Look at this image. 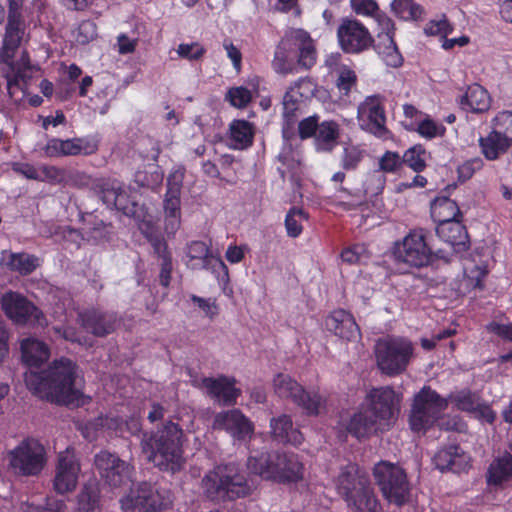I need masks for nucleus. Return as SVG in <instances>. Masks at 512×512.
<instances>
[{
	"instance_id": "nucleus-8",
	"label": "nucleus",
	"mask_w": 512,
	"mask_h": 512,
	"mask_svg": "<svg viewBox=\"0 0 512 512\" xmlns=\"http://www.w3.org/2000/svg\"><path fill=\"white\" fill-rule=\"evenodd\" d=\"M373 475L384 498L397 506L405 504L410 497L407 475L399 465L381 461L375 465Z\"/></svg>"
},
{
	"instance_id": "nucleus-50",
	"label": "nucleus",
	"mask_w": 512,
	"mask_h": 512,
	"mask_svg": "<svg viewBox=\"0 0 512 512\" xmlns=\"http://www.w3.org/2000/svg\"><path fill=\"white\" fill-rule=\"evenodd\" d=\"M283 117L288 125H292L297 117L299 101L294 93V88L290 87L283 97Z\"/></svg>"
},
{
	"instance_id": "nucleus-24",
	"label": "nucleus",
	"mask_w": 512,
	"mask_h": 512,
	"mask_svg": "<svg viewBox=\"0 0 512 512\" xmlns=\"http://www.w3.org/2000/svg\"><path fill=\"white\" fill-rule=\"evenodd\" d=\"M358 119L375 134L385 131V113L381 100L377 96L367 97L358 107Z\"/></svg>"
},
{
	"instance_id": "nucleus-58",
	"label": "nucleus",
	"mask_w": 512,
	"mask_h": 512,
	"mask_svg": "<svg viewBox=\"0 0 512 512\" xmlns=\"http://www.w3.org/2000/svg\"><path fill=\"white\" fill-rule=\"evenodd\" d=\"M362 157V151L359 148L355 146L345 147L342 158V167L345 170L355 169L362 160Z\"/></svg>"
},
{
	"instance_id": "nucleus-60",
	"label": "nucleus",
	"mask_w": 512,
	"mask_h": 512,
	"mask_svg": "<svg viewBox=\"0 0 512 512\" xmlns=\"http://www.w3.org/2000/svg\"><path fill=\"white\" fill-rule=\"evenodd\" d=\"M319 118L317 115L309 116L299 122L298 132L301 139L316 136L319 126Z\"/></svg>"
},
{
	"instance_id": "nucleus-10",
	"label": "nucleus",
	"mask_w": 512,
	"mask_h": 512,
	"mask_svg": "<svg viewBox=\"0 0 512 512\" xmlns=\"http://www.w3.org/2000/svg\"><path fill=\"white\" fill-rule=\"evenodd\" d=\"M448 400L440 397L430 387H423L414 397L409 416L410 427L415 432L426 431L447 408Z\"/></svg>"
},
{
	"instance_id": "nucleus-22",
	"label": "nucleus",
	"mask_w": 512,
	"mask_h": 512,
	"mask_svg": "<svg viewBox=\"0 0 512 512\" xmlns=\"http://www.w3.org/2000/svg\"><path fill=\"white\" fill-rule=\"evenodd\" d=\"M81 326L97 337H104L115 330L117 316L111 312L92 309L79 314Z\"/></svg>"
},
{
	"instance_id": "nucleus-29",
	"label": "nucleus",
	"mask_w": 512,
	"mask_h": 512,
	"mask_svg": "<svg viewBox=\"0 0 512 512\" xmlns=\"http://www.w3.org/2000/svg\"><path fill=\"white\" fill-rule=\"evenodd\" d=\"M203 385L208 394L220 405H232L236 402L240 391L234 387V380L227 377L205 378Z\"/></svg>"
},
{
	"instance_id": "nucleus-14",
	"label": "nucleus",
	"mask_w": 512,
	"mask_h": 512,
	"mask_svg": "<svg viewBox=\"0 0 512 512\" xmlns=\"http://www.w3.org/2000/svg\"><path fill=\"white\" fill-rule=\"evenodd\" d=\"M47 462L44 446L35 439L22 441L10 452V465L23 476L38 475Z\"/></svg>"
},
{
	"instance_id": "nucleus-19",
	"label": "nucleus",
	"mask_w": 512,
	"mask_h": 512,
	"mask_svg": "<svg viewBox=\"0 0 512 512\" xmlns=\"http://www.w3.org/2000/svg\"><path fill=\"white\" fill-rule=\"evenodd\" d=\"M25 0H8V22L0 51V59L8 61L18 49L24 30L22 7Z\"/></svg>"
},
{
	"instance_id": "nucleus-6",
	"label": "nucleus",
	"mask_w": 512,
	"mask_h": 512,
	"mask_svg": "<svg viewBox=\"0 0 512 512\" xmlns=\"http://www.w3.org/2000/svg\"><path fill=\"white\" fill-rule=\"evenodd\" d=\"M202 485L211 499L235 500L252 491V486L234 464L218 466L203 478Z\"/></svg>"
},
{
	"instance_id": "nucleus-37",
	"label": "nucleus",
	"mask_w": 512,
	"mask_h": 512,
	"mask_svg": "<svg viewBox=\"0 0 512 512\" xmlns=\"http://www.w3.org/2000/svg\"><path fill=\"white\" fill-rule=\"evenodd\" d=\"M512 477V454L505 452L495 458L488 469L487 482L489 485H501Z\"/></svg>"
},
{
	"instance_id": "nucleus-11",
	"label": "nucleus",
	"mask_w": 512,
	"mask_h": 512,
	"mask_svg": "<svg viewBox=\"0 0 512 512\" xmlns=\"http://www.w3.org/2000/svg\"><path fill=\"white\" fill-rule=\"evenodd\" d=\"M365 401V408L385 430H389L395 424L400 411L401 397L391 387L373 388Z\"/></svg>"
},
{
	"instance_id": "nucleus-1",
	"label": "nucleus",
	"mask_w": 512,
	"mask_h": 512,
	"mask_svg": "<svg viewBox=\"0 0 512 512\" xmlns=\"http://www.w3.org/2000/svg\"><path fill=\"white\" fill-rule=\"evenodd\" d=\"M77 366L67 358L55 360L42 372L24 373L27 388L40 399L62 405H78L82 396L77 387Z\"/></svg>"
},
{
	"instance_id": "nucleus-20",
	"label": "nucleus",
	"mask_w": 512,
	"mask_h": 512,
	"mask_svg": "<svg viewBox=\"0 0 512 512\" xmlns=\"http://www.w3.org/2000/svg\"><path fill=\"white\" fill-rule=\"evenodd\" d=\"M2 309L14 323L25 325L39 322L42 313L33 303L16 292H7L2 296Z\"/></svg>"
},
{
	"instance_id": "nucleus-36",
	"label": "nucleus",
	"mask_w": 512,
	"mask_h": 512,
	"mask_svg": "<svg viewBox=\"0 0 512 512\" xmlns=\"http://www.w3.org/2000/svg\"><path fill=\"white\" fill-rule=\"evenodd\" d=\"M209 249L202 241H193L187 246V256L190 261L200 260L203 268L211 267L214 271L221 270L228 276V270L224 262L219 258L209 256Z\"/></svg>"
},
{
	"instance_id": "nucleus-45",
	"label": "nucleus",
	"mask_w": 512,
	"mask_h": 512,
	"mask_svg": "<svg viewBox=\"0 0 512 512\" xmlns=\"http://www.w3.org/2000/svg\"><path fill=\"white\" fill-rule=\"evenodd\" d=\"M64 155L76 156L80 154L90 155L97 151L98 146L84 138H72L63 140Z\"/></svg>"
},
{
	"instance_id": "nucleus-25",
	"label": "nucleus",
	"mask_w": 512,
	"mask_h": 512,
	"mask_svg": "<svg viewBox=\"0 0 512 512\" xmlns=\"http://www.w3.org/2000/svg\"><path fill=\"white\" fill-rule=\"evenodd\" d=\"M13 57L14 55L8 61L0 59V62L8 65L6 79L10 95L13 94L14 88H19L24 92L28 81L33 77V73L38 70L30 64L26 52L22 54L21 59L16 63L13 62Z\"/></svg>"
},
{
	"instance_id": "nucleus-62",
	"label": "nucleus",
	"mask_w": 512,
	"mask_h": 512,
	"mask_svg": "<svg viewBox=\"0 0 512 512\" xmlns=\"http://www.w3.org/2000/svg\"><path fill=\"white\" fill-rule=\"evenodd\" d=\"M373 18L377 22L380 30L377 34H388V36H394L395 24L390 17L379 10Z\"/></svg>"
},
{
	"instance_id": "nucleus-59",
	"label": "nucleus",
	"mask_w": 512,
	"mask_h": 512,
	"mask_svg": "<svg viewBox=\"0 0 512 512\" xmlns=\"http://www.w3.org/2000/svg\"><path fill=\"white\" fill-rule=\"evenodd\" d=\"M403 164L402 157L396 152L387 151L379 161L380 170L384 172H395Z\"/></svg>"
},
{
	"instance_id": "nucleus-12",
	"label": "nucleus",
	"mask_w": 512,
	"mask_h": 512,
	"mask_svg": "<svg viewBox=\"0 0 512 512\" xmlns=\"http://www.w3.org/2000/svg\"><path fill=\"white\" fill-rule=\"evenodd\" d=\"M94 464L101 479L110 488H121L133 480V464L121 459L116 453L102 450L94 456Z\"/></svg>"
},
{
	"instance_id": "nucleus-35",
	"label": "nucleus",
	"mask_w": 512,
	"mask_h": 512,
	"mask_svg": "<svg viewBox=\"0 0 512 512\" xmlns=\"http://www.w3.org/2000/svg\"><path fill=\"white\" fill-rule=\"evenodd\" d=\"M374 48L386 65L394 68L402 65L403 57L394 41V36L377 34Z\"/></svg>"
},
{
	"instance_id": "nucleus-41",
	"label": "nucleus",
	"mask_w": 512,
	"mask_h": 512,
	"mask_svg": "<svg viewBox=\"0 0 512 512\" xmlns=\"http://www.w3.org/2000/svg\"><path fill=\"white\" fill-rule=\"evenodd\" d=\"M339 138V125L335 121H324L319 124L315 136L317 150L331 151Z\"/></svg>"
},
{
	"instance_id": "nucleus-40",
	"label": "nucleus",
	"mask_w": 512,
	"mask_h": 512,
	"mask_svg": "<svg viewBox=\"0 0 512 512\" xmlns=\"http://www.w3.org/2000/svg\"><path fill=\"white\" fill-rule=\"evenodd\" d=\"M482 153L488 160H495L508 151L511 142L492 130L488 136L479 139Z\"/></svg>"
},
{
	"instance_id": "nucleus-17",
	"label": "nucleus",
	"mask_w": 512,
	"mask_h": 512,
	"mask_svg": "<svg viewBox=\"0 0 512 512\" xmlns=\"http://www.w3.org/2000/svg\"><path fill=\"white\" fill-rule=\"evenodd\" d=\"M337 37L346 53H360L369 49L374 40L368 29L359 21L344 18L337 29Z\"/></svg>"
},
{
	"instance_id": "nucleus-53",
	"label": "nucleus",
	"mask_w": 512,
	"mask_h": 512,
	"mask_svg": "<svg viewBox=\"0 0 512 512\" xmlns=\"http://www.w3.org/2000/svg\"><path fill=\"white\" fill-rule=\"evenodd\" d=\"M66 169L56 166H41V180L53 185H64Z\"/></svg>"
},
{
	"instance_id": "nucleus-16",
	"label": "nucleus",
	"mask_w": 512,
	"mask_h": 512,
	"mask_svg": "<svg viewBox=\"0 0 512 512\" xmlns=\"http://www.w3.org/2000/svg\"><path fill=\"white\" fill-rule=\"evenodd\" d=\"M80 471V462L74 448L68 447L61 451L58 454L55 468L54 490L61 495L74 491L78 483Z\"/></svg>"
},
{
	"instance_id": "nucleus-9",
	"label": "nucleus",
	"mask_w": 512,
	"mask_h": 512,
	"mask_svg": "<svg viewBox=\"0 0 512 512\" xmlns=\"http://www.w3.org/2000/svg\"><path fill=\"white\" fill-rule=\"evenodd\" d=\"M169 504L170 499L164 495V491L149 482L132 485L120 499L123 512H157Z\"/></svg>"
},
{
	"instance_id": "nucleus-3",
	"label": "nucleus",
	"mask_w": 512,
	"mask_h": 512,
	"mask_svg": "<svg viewBox=\"0 0 512 512\" xmlns=\"http://www.w3.org/2000/svg\"><path fill=\"white\" fill-rule=\"evenodd\" d=\"M90 187L93 194L109 209H116L128 217H137L139 205L123 184L111 177L92 178L85 172L66 169L64 186Z\"/></svg>"
},
{
	"instance_id": "nucleus-18",
	"label": "nucleus",
	"mask_w": 512,
	"mask_h": 512,
	"mask_svg": "<svg viewBox=\"0 0 512 512\" xmlns=\"http://www.w3.org/2000/svg\"><path fill=\"white\" fill-rule=\"evenodd\" d=\"M185 169L174 170L167 178V191L164 197V213L166 219V230L173 233L180 225L181 214V189L184 180Z\"/></svg>"
},
{
	"instance_id": "nucleus-26",
	"label": "nucleus",
	"mask_w": 512,
	"mask_h": 512,
	"mask_svg": "<svg viewBox=\"0 0 512 512\" xmlns=\"http://www.w3.org/2000/svg\"><path fill=\"white\" fill-rule=\"evenodd\" d=\"M440 471L460 473L469 467L470 457L457 445H450L439 450L433 458Z\"/></svg>"
},
{
	"instance_id": "nucleus-54",
	"label": "nucleus",
	"mask_w": 512,
	"mask_h": 512,
	"mask_svg": "<svg viewBox=\"0 0 512 512\" xmlns=\"http://www.w3.org/2000/svg\"><path fill=\"white\" fill-rule=\"evenodd\" d=\"M356 79L357 77L355 72L344 66L338 70L336 85L344 95H347L351 88L356 84Z\"/></svg>"
},
{
	"instance_id": "nucleus-39",
	"label": "nucleus",
	"mask_w": 512,
	"mask_h": 512,
	"mask_svg": "<svg viewBox=\"0 0 512 512\" xmlns=\"http://www.w3.org/2000/svg\"><path fill=\"white\" fill-rule=\"evenodd\" d=\"M38 259L27 253H6L3 252L1 264L9 270L18 272L21 275L32 273L38 266Z\"/></svg>"
},
{
	"instance_id": "nucleus-64",
	"label": "nucleus",
	"mask_w": 512,
	"mask_h": 512,
	"mask_svg": "<svg viewBox=\"0 0 512 512\" xmlns=\"http://www.w3.org/2000/svg\"><path fill=\"white\" fill-rule=\"evenodd\" d=\"M42 512H65L66 504L63 500L54 496H48L45 504L41 507Z\"/></svg>"
},
{
	"instance_id": "nucleus-15",
	"label": "nucleus",
	"mask_w": 512,
	"mask_h": 512,
	"mask_svg": "<svg viewBox=\"0 0 512 512\" xmlns=\"http://www.w3.org/2000/svg\"><path fill=\"white\" fill-rule=\"evenodd\" d=\"M411 355L412 345L404 339L379 340L376 344L378 366L388 375L404 371Z\"/></svg>"
},
{
	"instance_id": "nucleus-2",
	"label": "nucleus",
	"mask_w": 512,
	"mask_h": 512,
	"mask_svg": "<svg viewBox=\"0 0 512 512\" xmlns=\"http://www.w3.org/2000/svg\"><path fill=\"white\" fill-rule=\"evenodd\" d=\"M184 433L181 427L167 421L155 432L144 433L140 446L148 461L161 470L175 473L184 464L183 457Z\"/></svg>"
},
{
	"instance_id": "nucleus-28",
	"label": "nucleus",
	"mask_w": 512,
	"mask_h": 512,
	"mask_svg": "<svg viewBox=\"0 0 512 512\" xmlns=\"http://www.w3.org/2000/svg\"><path fill=\"white\" fill-rule=\"evenodd\" d=\"M270 436L283 444L298 445L303 440L301 432L294 428L292 418L287 414H280L270 419Z\"/></svg>"
},
{
	"instance_id": "nucleus-23",
	"label": "nucleus",
	"mask_w": 512,
	"mask_h": 512,
	"mask_svg": "<svg viewBox=\"0 0 512 512\" xmlns=\"http://www.w3.org/2000/svg\"><path fill=\"white\" fill-rule=\"evenodd\" d=\"M328 331L346 341H356L360 338V329L354 317L344 309L330 313L325 320Z\"/></svg>"
},
{
	"instance_id": "nucleus-61",
	"label": "nucleus",
	"mask_w": 512,
	"mask_h": 512,
	"mask_svg": "<svg viewBox=\"0 0 512 512\" xmlns=\"http://www.w3.org/2000/svg\"><path fill=\"white\" fill-rule=\"evenodd\" d=\"M350 4L358 15L373 17L379 11V6L374 0H350Z\"/></svg>"
},
{
	"instance_id": "nucleus-30",
	"label": "nucleus",
	"mask_w": 512,
	"mask_h": 512,
	"mask_svg": "<svg viewBox=\"0 0 512 512\" xmlns=\"http://www.w3.org/2000/svg\"><path fill=\"white\" fill-rule=\"evenodd\" d=\"M369 482L368 476L360 473L356 465L349 464L341 469L336 480V489L345 499L357 489H363V485Z\"/></svg>"
},
{
	"instance_id": "nucleus-63",
	"label": "nucleus",
	"mask_w": 512,
	"mask_h": 512,
	"mask_svg": "<svg viewBox=\"0 0 512 512\" xmlns=\"http://www.w3.org/2000/svg\"><path fill=\"white\" fill-rule=\"evenodd\" d=\"M96 35V26L91 21H84L79 25L77 41L84 44Z\"/></svg>"
},
{
	"instance_id": "nucleus-33",
	"label": "nucleus",
	"mask_w": 512,
	"mask_h": 512,
	"mask_svg": "<svg viewBox=\"0 0 512 512\" xmlns=\"http://www.w3.org/2000/svg\"><path fill=\"white\" fill-rule=\"evenodd\" d=\"M460 106L463 110L474 113H483L490 107V96L479 84L469 86L461 96Z\"/></svg>"
},
{
	"instance_id": "nucleus-13",
	"label": "nucleus",
	"mask_w": 512,
	"mask_h": 512,
	"mask_svg": "<svg viewBox=\"0 0 512 512\" xmlns=\"http://www.w3.org/2000/svg\"><path fill=\"white\" fill-rule=\"evenodd\" d=\"M395 256L398 261L417 268L429 265L433 256L444 259L446 262L450 260L443 249H439L433 254L425 241L422 230L409 233L403 243L397 247Z\"/></svg>"
},
{
	"instance_id": "nucleus-49",
	"label": "nucleus",
	"mask_w": 512,
	"mask_h": 512,
	"mask_svg": "<svg viewBox=\"0 0 512 512\" xmlns=\"http://www.w3.org/2000/svg\"><path fill=\"white\" fill-rule=\"evenodd\" d=\"M425 150L420 145L409 148L403 155V164L413 169L415 172H421L426 167Z\"/></svg>"
},
{
	"instance_id": "nucleus-34",
	"label": "nucleus",
	"mask_w": 512,
	"mask_h": 512,
	"mask_svg": "<svg viewBox=\"0 0 512 512\" xmlns=\"http://www.w3.org/2000/svg\"><path fill=\"white\" fill-rule=\"evenodd\" d=\"M22 359L30 367H37L48 360L50 350L48 346L34 338H27L21 342Z\"/></svg>"
},
{
	"instance_id": "nucleus-46",
	"label": "nucleus",
	"mask_w": 512,
	"mask_h": 512,
	"mask_svg": "<svg viewBox=\"0 0 512 512\" xmlns=\"http://www.w3.org/2000/svg\"><path fill=\"white\" fill-rule=\"evenodd\" d=\"M308 219L307 213L300 208H291L285 218V228L289 237L296 238L302 232V223Z\"/></svg>"
},
{
	"instance_id": "nucleus-32",
	"label": "nucleus",
	"mask_w": 512,
	"mask_h": 512,
	"mask_svg": "<svg viewBox=\"0 0 512 512\" xmlns=\"http://www.w3.org/2000/svg\"><path fill=\"white\" fill-rule=\"evenodd\" d=\"M354 512H379L380 505L370 481L344 499Z\"/></svg>"
},
{
	"instance_id": "nucleus-56",
	"label": "nucleus",
	"mask_w": 512,
	"mask_h": 512,
	"mask_svg": "<svg viewBox=\"0 0 512 512\" xmlns=\"http://www.w3.org/2000/svg\"><path fill=\"white\" fill-rule=\"evenodd\" d=\"M205 52V48L198 42H193L190 44L182 43L177 48V54L179 57L188 59L190 61L199 60L203 57Z\"/></svg>"
},
{
	"instance_id": "nucleus-4",
	"label": "nucleus",
	"mask_w": 512,
	"mask_h": 512,
	"mask_svg": "<svg viewBox=\"0 0 512 512\" xmlns=\"http://www.w3.org/2000/svg\"><path fill=\"white\" fill-rule=\"evenodd\" d=\"M295 50L298 51L297 63L304 69L312 68L316 63L317 52L314 41L303 29H288L276 47L272 65L276 72L288 74L293 71L290 62Z\"/></svg>"
},
{
	"instance_id": "nucleus-31",
	"label": "nucleus",
	"mask_w": 512,
	"mask_h": 512,
	"mask_svg": "<svg viewBox=\"0 0 512 512\" xmlns=\"http://www.w3.org/2000/svg\"><path fill=\"white\" fill-rule=\"evenodd\" d=\"M347 430L358 439L386 431L365 406L351 417Z\"/></svg>"
},
{
	"instance_id": "nucleus-44",
	"label": "nucleus",
	"mask_w": 512,
	"mask_h": 512,
	"mask_svg": "<svg viewBox=\"0 0 512 512\" xmlns=\"http://www.w3.org/2000/svg\"><path fill=\"white\" fill-rule=\"evenodd\" d=\"M393 13L403 20L417 21L422 18L423 8L413 0H393L391 3Z\"/></svg>"
},
{
	"instance_id": "nucleus-52",
	"label": "nucleus",
	"mask_w": 512,
	"mask_h": 512,
	"mask_svg": "<svg viewBox=\"0 0 512 512\" xmlns=\"http://www.w3.org/2000/svg\"><path fill=\"white\" fill-rule=\"evenodd\" d=\"M452 31L453 27L445 16L437 20H430L424 28V33L426 35L439 36L443 39L446 38L447 35Z\"/></svg>"
},
{
	"instance_id": "nucleus-43",
	"label": "nucleus",
	"mask_w": 512,
	"mask_h": 512,
	"mask_svg": "<svg viewBox=\"0 0 512 512\" xmlns=\"http://www.w3.org/2000/svg\"><path fill=\"white\" fill-rule=\"evenodd\" d=\"M100 501V487L96 480L84 484L77 496L78 508L83 512H93Z\"/></svg>"
},
{
	"instance_id": "nucleus-38",
	"label": "nucleus",
	"mask_w": 512,
	"mask_h": 512,
	"mask_svg": "<svg viewBox=\"0 0 512 512\" xmlns=\"http://www.w3.org/2000/svg\"><path fill=\"white\" fill-rule=\"evenodd\" d=\"M431 216L438 225L460 220L461 211L454 200L441 197L435 199L431 204Z\"/></svg>"
},
{
	"instance_id": "nucleus-51",
	"label": "nucleus",
	"mask_w": 512,
	"mask_h": 512,
	"mask_svg": "<svg viewBox=\"0 0 512 512\" xmlns=\"http://www.w3.org/2000/svg\"><path fill=\"white\" fill-rule=\"evenodd\" d=\"M493 130L512 143V112L498 113L494 118Z\"/></svg>"
},
{
	"instance_id": "nucleus-7",
	"label": "nucleus",
	"mask_w": 512,
	"mask_h": 512,
	"mask_svg": "<svg viewBox=\"0 0 512 512\" xmlns=\"http://www.w3.org/2000/svg\"><path fill=\"white\" fill-rule=\"evenodd\" d=\"M275 394L291 401L305 411L307 415H319L325 408L326 399L317 391H307L294 378L285 373H278L273 379Z\"/></svg>"
},
{
	"instance_id": "nucleus-48",
	"label": "nucleus",
	"mask_w": 512,
	"mask_h": 512,
	"mask_svg": "<svg viewBox=\"0 0 512 512\" xmlns=\"http://www.w3.org/2000/svg\"><path fill=\"white\" fill-rule=\"evenodd\" d=\"M110 225L105 224L102 220L94 218L88 223L85 231V238L87 241L99 243L108 239L110 234Z\"/></svg>"
},
{
	"instance_id": "nucleus-27",
	"label": "nucleus",
	"mask_w": 512,
	"mask_h": 512,
	"mask_svg": "<svg viewBox=\"0 0 512 512\" xmlns=\"http://www.w3.org/2000/svg\"><path fill=\"white\" fill-rule=\"evenodd\" d=\"M436 233L455 253L468 250L469 236L460 220L438 224Z\"/></svg>"
},
{
	"instance_id": "nucleus-5",
	"label": "nucleus",
	"mask_w": 512,
	"mask_h": 512,
	"mask_svg": "<svg viewBox=\"0 0 512 512\" xmlns=\"http://www.w3.org/2000/svg\"><path fill=\"white\" fill-rule=\"evenodd\" d=\"M248 470L267 480L296 482L303 477V464L293 453H261L250 456Z\"/></svg>"
},
{
	"instance_id": "nucleus-21",
	"label": "nucleus",
	"mask_w": 512,
	"mask_h": 512,
	"mask_svg": "<svg viewBox=\"0 0 512 512\" xmlns=\"http://www.w3.org/2000/svg\"><path fill=\"white\" fill-rule=\"evenodd\" d=\"M213 428L224 430L237 440L251 437L254 431L252 422L238 409L218 413L214 418Z\"/></svg>"
},
{
	"instance_id": "nucleus-55",
	"label": "nucleus",
	"mask_w": 512,
	"mask_h": 512,
	"mask_svg": "<svg viewBox=\"0 0 512 512\" xmlns=\"http://www.w3.org/2000/svg\"><path fill=\"white\" fill-rule=\"evenodd\" d=\"M341 258L344 262L355 264L364 262L369 258V255L367 248L364 245L358 244L345 249L341 253Z\"/></svg>"
},
{
	"instance_id": "nucleus-47",
	"label": "nucleus",
	"mask_w": 512,
	"mask_h": 512,
	"mask_svg": "<svg viewBox=\"0 0 512 512\" xmlns=\"http://www.w3.org/2000/svg\"><path fill=\"white\" fill-rule=\"evenodd\" d=\"M449 400L462 411L473 412L479 407L480 398L476 393L462 390L449 396Z\"/></svg>"
},
{
	"instance_id": "nucleus-42",
	"label": "nucleus",
	"mask_w": 512,
	"mask_h": 512,
	"mask_svg": "<svg viewBox=\"0 0 512 512\" xmlns=\"http://www.w3.org/2000/svg\"><path fill=\"white\" fill-rule=\"evenodd\" d=\"M253 135V127L248 121L234 120L230 124V140L234 148L243 149L250 146Z\"/></svg>"
},
{
	"instance_id": "nucleus-57",
	"label": "nucleus",
	"mask_w": 512,
	"mask_h": 512,
	"mask_svg": "<svg viewBox=\"0 0 512 512\" xmlns=\"http://www.w3.org/2000/svg\"><path fill=\"white\" fill-rule=\"evenodd\" d=\"M227 98L237 108L245 107L251 101V92L244 87H235L228 91Z\"/></svg>"
}]
</instances>
